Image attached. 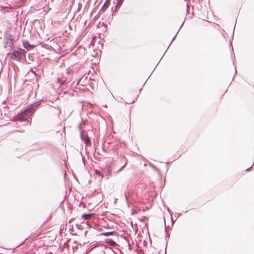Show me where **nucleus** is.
Returning a JSON list of instances; mask_svg holds the SVG:
<instances>
[{
    "label": "nucleus",
    "mask_w": 254,
    "mask_h": 254,
    "mask_svg": "<svg viewBox=\"0 0 254 254\" xmlns=\"http://www.w3.org/2000/svg\"><path fill=\"white\" fill-rule=\"evenodd\" d=\"M44 101V99H41L33 104L28 105L23 111L18 113L16 115V119L20 121L27 120L29 117L34 114L35 111L38 108L41 103Z\"/></svg>",
    "instance_id": "nucleus-1"
},
{
    "label": "nucleus",
    "mask_w": 254,
    "mask_h": 254,
    "mask_svg": "<svg viewBox=\"0 0 254 254\" xmlns=\"http://www.w3.org/2000/svg\"><path fill=\"white\" fill-rule=\"evenodd\" d=\"M26 51L22 48H17L14 50L11 53L10 58L16 61H20L21 60L25 58Z\"/></svg>",
    "instance_id": "nucleus-2"
},
{
    "label": "nucleus",
    "mask_w": 254,
    "mask_h": 254,
    "mask_svg": "<svg viewBox=\"0 0 254 254\" xmlns=\"http://www.w3.org/2000/svg\"><path fill=\"white\" fill-rule=\"evenodd\" d=\"M4 47L8 48L9 51L12 50L14 48L13 39L6 37L4 39Z\"/></svg>",
    "instance_id": "nucleus-3"
},
{
    "label": "nucleus",
    "mask_w": 254,
    "mask_h": 254,
    "mask_svg": "<svg viewBox=\"0 0 254 254\" xmlns=\"http://www.w3.org/2000/svg\"><path fill=\"white\" fill-rule=\"evenodd\" d=\"M80 138L81 139V140L84 141V142L87 145H90L91 144V141H90V139L89 137V136H88L87 134H86L84 133H82V132H81V133H80Z\"/></svg>",
    "instance_id": "nucleus-4"
},
{
    "label": "nucleus",
    "mask_w": 254,
    "mask_h": 254,
    "mask_svg": "<svg viewBox=\"0 0 254 254\" xmlns=\"http://www.w3.org/2000/svg\"><path fill=\"white\" fill-rule=\"evenodd\" d=\"M110 2V0H106L105 3L101 8L100 11H105L107 7H108L109 3Z\"/></svg>",
    "instance_id": "nucleus-5"
},
{
    "label": "nucleus",
    "mask_w": 254,
    "mask_h": 254,
    "mask_svg": "<svg viewBox=\"0 0 254 254\" xmlns=\"http://www.w3.org/2000/svg\"><path fill=\"white\" fill-rule=\"evenodd\" d=\"M117 0L116 4L115 6V11H117V10H118V9L121 6V5L123 2V1H124V0Z\"/></svg>",
    "instance_id": "nucleus-6"
},
{
    "label": "nucleus",
    "mask_w": 254,
    "mask_h": 254,
    "mask_svg": "<svg viewBox=\"0 0 254 254\" xmlns=\"http://www.w3.org/2000/svg\"><path fill=\"white\" fill-rule=\"evenodd\" d=\"M23 46L27 50H31L33 47L30 45L28 41H25L23 42Z\"/></svg>",
    "instance_id": "nucleus-7"
},
{
    "label": "nucleus",
    "mask_w": 254,
    "mask_h": 254,
    "mask_svg": "<svg viewBox=\"0 0 254 254\" xmlns=\"http://www.w3.org/2000/svg\"><path fill=\"white\" fill-rule=\"evenodd\" d=\"M115 233H116V232H115V231L107 232L102 233L100 234V235L107 237V236H109L111 235H113Z\"/></svg>",
    "instance_id": "nucleus-8"
},
{
    "label": "nucleus",
    "mask_w": 254,
    "mask_h": 254,
    "mask_svg": "<svg viewBox=\"0 0 254 254\" xmlns=\"http://www.w3.org/2000/svg\"><path fill=\"white\" fill-rule=\"evenodd\" d=\"M86 122L85 121H82V122H81V123L79 125V126L78 127V129L80 130V133L81 132H82V133H84V130H83L82 128V125H85L86 124Z\"/></svg>",
    "instance_id": "nucleus-9"
},
{
    "label": "nucleus",
    "mask_w": 254,
    "mask_h": 254,
    "mask_svg": "<svg viewBox=\"0 0 254 254\" xmlns=\"http://www.w3.org/2000/svg\"><path fill=\"white\" fill-rule=\"evenodd\" d=\"M65 81H66V79L65 80H63L62 79H61L60 78H58L57 79V82L58 83H59L60 85H63L65 84Z\"/></svg>",
    "instance_id": "nucleus-10"
},
{
    "label": "nucleus",
    "mask_w": 254,
    "mask_h": 254,
    "mask_svg": "<svg viewBox=\"0 0 254 254\" xmlns=\"http://www.w3.org/2000/svg\"><path fill=\"white\" fill-rule=\"evenodd\" d=\"M124 239L127 242L128 244V246L129 247V249H131V244L129 243V240L127 239V238L126 236H123Z\"/></svg>",
    "instance_id": "nucleus-11"
},
{
    "label": "nucleus",
    "mask_w": 254,
    "mask_h": 254,
    "mask_svg": "<svg viewBox=\"0 0 254 254\" xmlns=\"http://www.w3.org/2000/svg\"><path fill=\"white\" fill-rule=\"evenodd\" d=\"M33 61V57H31L30 55H29L28 57V61H26L27 64H31V62H32Z\"/></svg>",
    "instance_id": "nucleus-12"
},
{
    "label": "nucleus",
    "mask_w": 254,
    "mask_h": 254,
    "mask_svg": "<svg viewBox=\"0 0 254 254\" xmlns=\"http://www.w3.org/2000/svg\"><path fill=\"white\" fill-rule=\"evenodd\" d=\"M178 32H179V31H178V32H177V33L176 34V35H175L174 36V37L173 38V39H172V40L171 42H170V43L169 44V46H170L171 45V43H172L173 42V41L175 40V38H176V36H177V34H178ZM169 47H168L167 48V50L169 48Z\"/></svg>",
    "instance_id": "nucleus-13"
},
{
    "label": "nucleus",
    "mask_w": 254,
    "mask_h": 254,
    "mask_svg": "<svg viewBox=\"0 0 254 254\" xmlns=\"http://www.w3.org/2000/svg\"><path fill=\"white\" fill-rule=\"evenodd\" d=\"M127 163H125V164L124 165H123V166H122L120 169L117 171V173H118L119 172H120V171H121L124 168V167H125V166L127 165Z\"/></svg>",
    "instance_id": "nucleus-14"
},
{
    "label": "nucleus",
    "mask_w": 254,
    "mask_h": 254,
    "mask_svg": "<svg viewBox=\"0 0 254 254\" xmlns=\"http://www.w3.org/2000/svg\"><path fill=\"white\" fill-rule=\"evenodd\" d=\"M165 220V218L164 219ZM164 223H165V221H164ZM165 232L166 233V238H167V237H169V234H168V232L166 231V224H165Z\"/></svg>",
    "instance_id": "nucleus-15"
},
{
    "label": "nucleus",
    "mask_w": 254,
    "mask_h": 254,
    "mask_svg": "<svg viewBox=\"0 0 254 254\" xmlns=\"http://www.w3.org/2000/svg\"><path fill=\"white\" fill-rule=\"evenodd\" d=\"M254 165V162L253 163V165H252L250 167H249V168H248V169H247V170H247V171H250L252 169V167H253V166Z\"/></svg>",
    "instance_id": "nucleus-16"
},
{
    "label": "nucleus",
    "mask_w": 254,
    "mask_h": 254,
    "mask_svg": "<svg viewBox=\"0 0 254 254\" xmlns=\"http://www.w3.org/2000/svg\"><path fill=\"white\" fill-rule=\"evenodd\" d=\"M2 112H1V111H0V120H1V117H2Z\"/></svg>",
    "instance_id": "nucleus-17"
},
{
    "label": "nucleus",
    "mask_w": 254,
    "mask_h": 254,
    "mask_svg": "<svg viewBox=\"0 0 254 254\" xmlns=\"http://www.w3.org/2000/svg\"><path fill=\"white\" fill-rule=\"evenodd\" d=\"M184 23H185V21H183V23L182 24V25H181L180 27L179 28V30H178V31H180V30L181 29V27H182V26L183 25V24Z\"/></svg>",
    "instance_id": "nucleus-18"
},
{
    "label": "nucleus",
    "mask_w": 254,
    "mask_h": 254,
    "mask_svg": "<svg viewBox=\"0 0 254 254\" xmlns=\"http://www.w3.org/2000/svg\"><path fill=\"white\" fill-rule=\"evenodd\" d=\"M125 197L127 201H128V198L126 194L125 195Z\"/></svg>",
    "instance_id": "nucleus-19"
},
{
    "label": "nucleus",
    "mask_w": 254,
    "mask_h": 254,
    "mask_svg": "<svg viewBox=\"0 0 254 254\" xmlns=\"http://www.w3.org/2000/svg\"><path fill=\"white\" fill-rule=\"evenodd\" d=\"M189 7V6L188 5H187V12H189V10H188V8Z\"/></svg>",
    "instance_id": "nucleus-20"
},
{
    "label": "nucleus",
    "mask_w": 254,
    "mask_h": 254,
    "mask_svg": "<svg viewBox=\"0 0 254 254\" xmlns=\"http://www.w3.org/2000/svg\"><path fill=\"white\" fill-rule=\"evenodd\" d=\"M49 107L50 108H52V107H53V106H51V105H49ZM54 108H56L55 107H54Z\"/></svg>",
    "instance_id": "nucleus-21"
},
{
    "label": "nucleus",
    "mask_w": 254,
    "mask_h": 254,
    "mask_svg": "<svg viewBox=\"0 0 254 254\" xmlns=\"http://www.w3.org/2000/svg\"><path fill=\"white\" fill-rule=\"evenodd\" d=\"M4 116H7V114H6V113H5L4 114Z\"/></svg>",
    "instance_id": "nucleus-22"
},
{
    "label": "nucleus",
    "mask_w": 254,
    "mask_h": 254,
    "mask_svg": "<svg viewBox=\"0 0 254 254\" xmlns=\"http://www.w3.org/2000/svg\"><path fill=\"white\" fill-rule=\"evenodd\" d=\"M235 73H236L237 72L236 67H235Z\"/></svg>",
    "instance_id": "nucleus-23"
},
{
    "label": "nucleus",
    "mask_w": 254,
    "mask_h": 254,
    "mask_svg": "<svg viewBox=\"0 0 254 254\" xmlns=\"http://www.w3.org/2000/svg\"><path fill=\"white\" fill-rule=\"evenodd\" d=\"M134 102V101H133L131 102L130 103H129V104H131V103H133Z\"/></svg>",
    "instance_id": "nucleus-24"
},
{
    "label": "nucleus",
    "mask_w": 254,
    "mask_h": 254,
    "mask_svg": "<svg viewBox=\"0 0 254 254\" xmlns=\"http://www.w3.org/2000/svg\"><path fill=\"white\" fill-rule=\"evenodd\" d=\"M120 251V253H121L122 254H123L121 251Z\"/></svg>",
    "instance_id": "nucleus-25"
},
{
    "label": "nucleus",
    "mask_w": 254,
    "mask_h": 254,
    "mask_svg": "<svg viewBox=\"0 0 254 254\" xmlns=\"http://www.w3.org/2000/svg\"><path fill=\"white\" fill-rule=\"evenodd\" d=\"M82 160H83V161L84 162V158L82 157Z\"/></svg>",
    "instance_id": "nucleus-26"
},
{
    "label": "nucleus",
    "mask_w": 254,
    "mask_h": 254,
    "mask_svg": "<svg viewBox=\"0 0 254 254\" xmlns=\"http://www.w3.org/2000/svg\"><path fill=\"white\" fill-rule=\"evenodd\" d=\"M181 214H178V215H179V216H181Z\"/></svg>",
    "instance_id": "nucleus-27"
},
{
    "label": "nucleus",
    "mask_w": 254,
    "mask_h": 254,
    "mask_svg": "<svg viewBox=\"0 0 254 254\" xmlns=\"http://www.w3.org/2000/svg\"><path fill=\"white\" fill-rule=\"evenodd\" d=\"M168 210L169 211H170V209H169V208H168Z\"/></svg>",
    "instance_id": "nucleus-28"
},
{
    "label": "nucleus",
    "mask_w": 254,
    "mask_h": 254,
    "mask_svg": "<svg viewBox=\"0 0 254 254\" xmlns=\"http://www.w3.org/2000/svg\"><path fill=\"white\" fill-rule=\"evenodd\" d=\"M230 45L232 47V44L231 43H230Z\"/></svg>",
    "instance_id": "nucleus-29"
},
{
    "label": "nucleus",
    "mask_w": 254,
    "mask_h": 254,
    "mask_svg": "<svg viewBox=\"0 0 254 254\" xmlns=\"http://www.w3.org/2000/svg\"><path fill=\"white\" fill-rule=\"evenodd\" d=\"M232 51H233V53H234L233 49V48L232 49Z\"/></svg>",
    "instance_id": "nucleus-30"
},
{
    "label": "nucleus",
    "mask_w": 254,
    "mask_h": 254,
    "mask_svg": "<svg viewBox=\"0 0 254 254\" xmlns=\"http://www.w3.org/2000/svg\"><path fill=\"white\" fill-rule=\"evenodd\" d=\"M234 31H235V28L233 29V32H234Z\"/></svg>",
    "instance_id": "nucleus-31"
}]
</instances>
